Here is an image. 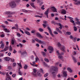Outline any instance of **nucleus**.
<instances>
[{
	"label": "nucleus",
	"instance_id": "1",
	"mask_svg": "<svg viewBox=\"0 0 80 80\" xmlns=\"http://www.w3.org/2000/svg\"><path fill=\"white\" fill-rule=\"evenodd\" d=\"M9 5L12 8H13L17 7V4L14 1H12L9 3Z\"/></svg>",
	"mask_w": 80,
	"mask_h": 80
},
{
	"label": "nucleus",
	"instance_id": "2",
	"mask_svg": "<svg viewBox=\"0 0 80 80\" xmlns=\"http://www.w3.org/2000/svg\"><path fill=\"white\" fill-rule=\"evenodd\" d=\"M58 47L60 48V50H62V51H63V52H65V47L64 46H62V45H61L60 43L59 42L58 43Z\"/></svg>",
	"mask_w": 80,
	"mask_h": 80
},
{
	"label": "nucleus",
	"instance_id": "3",
	"mask_svg": "<svg viewBox=\"0 0 80 80\" xmlns=\"http://www.w3.org/2000/svg\"><path fill=\"white\" fill-rule=\"evenodd\" d=\"M35 40V41L39 42L40 44H42L43 45L45 44V42L42 41L41 40H40L37 38H36Z\"/></svg>",
	"mask_w": 80,
	"mask_h": 80
},
{
	"label": "nucleus",
	"instance_id": "4",
	"mask_svg": "<svg viewBox=\"0 0 80 80\" xmlns=\"http://www.w3.org/2000/svg\"><path fill=\"white\" fill-rule=\"evenodd\" d=\"M68 18L70 19V22L73 23V25H74V26H75V25H76L75 23H74V22H75V21H74L73 20V18L70 17H68Z\"/></svg>",
	"mask_w": 80,
	"mask_h": 80
},
{
	"label": "nucleus",
	"instance_id": "5",
	"mask_svg": "<svg viewBox=\"0 0 80 80\" xmlns=\"http://www.w3.org/2000/svg\"><path fill=\"white\" fill-rule=\"evenodd\" d=\"M51 69H52L53 71H55V72H57L58 71V68L56 67L55 66H52L51 67Z\"/></svg>",
	"mask_w": 80,
	"mask_h": 80
},
{
	"label": "nucleus",
	"instance_id": "6",
	"mask_svg": "<svg viewBox=\"0 0 80 80\" xmlns=\"http://www.w3.org/2000/svg\"><path fill=\"white\" fill-rule=\"evenodd\" d=\"M47 28H48V30H49V33H50V34L52 37H54V36L53 35V34H52V32L51 29H50V28L49 27H47Z\"/></svg>",
	"mask_w": 80,
	"mask_h": 80
},
{
	"label": "nucleus",
	"instance_id": "7",
	"mask_svg": "<svg viewBox=\"0 0 80 80\" xmlns=\"http://www.w3.org/2000/svg\"><path fill=\"white\" fill-rule=\"evenodd\" d=\"M37 70L36 69H33V75H34V77H37Z\"/></svg>",
	"mask_w": 80,
	"mask_h": 80
},
{
	"label": "nucleus",
	"instance_id": "8",
	"mask_svg": "<svg viewBox=\"0 0 80 80\" xmlns=\"http://www.w3.org/2000/svg\"><path fill=\"white\" fill-rule=\"evenodd\" d=\"M51 9L52 11V12H57V9L55 8L54 7H52L51 8Z\"/></svg>",
	"mask_w": 80,
	"mask_h": 80
},
{
	"label": "nucleus",
	"instance_id": "9",
	"mask_svg": "<svg viewBox=\"0 0 80 80\" xmlns=\"http://www.w3.org/2000/svg\"><path fill=\"white\" fill-rule=\"evenodd\" d=\"M37 37H39L41 38H43V36L40 34L39 33H37Z\"/></svg>",
	"mask_w": 80,
	"mask_h": 80
},
{
	"label": "nucleus",
	"instance_id": "10",
	"mask_svg": "<svg viewBox=\"0 0 80 80\" xmlns=\"http://www.w3.org/2000/svg\"><path fill=\"white\" fill-rule=\"evenodd\" d=\"M61 13L63 15H65V14L67 13V11H66L65 9H62L61 12Z\"/></svg>",
	"mask_w": 80,
	"mask_h": 80
},
{
	"label": "nucleus",
	"instance_id": "11",
	"mask_svg": "<svg viewBox=\"0 0 80 80\" xmlns=\"http://www.w3.org/2000/svg\"><path fill=\"white\" fill-rule=\"evenodd\" d=\"M3 29L4 31H5V32H6V33H9L10 32V30L7 29V28H3Z\"/></svg>",
	"mask_w": 80,
	"mask_h": 80
},
{
	"label": "nucleus",
	"instance_id": "12",
	"mask_svg": "<svg viewBox=\"0 0 80 80\" xmlns=\"http://www.w3.org/2000/svg\"><path fill=\"white\" fill-rule=\"evenodd\" d=\"M0 34L1 35H0V37L2 38H3L5 37V33H3V32H2L0 33Z\"/></svg>",
	"mask_w": 80,
	"mask_h": 80
},
{
	"label": "nucleus",
	"instance_id": "13",
	"mask_svg": "<svg viewBox=\"0 0 80 80\" xmlns=\"http://www.w3.org/2000/svg\"><path fill=\"white\" fill-rule=\"evenodd\" d=\"M48 48L50 51H53V48L52 46H49L48 47Z\"/></svg>",
	"mask_w": 80,
	"mask_h": 80
},
{
	"label": "nucleus",
	"instance_id": "14",
	"mask_svg": "<svg viewBox=\"0 0 80 80\" xmlns=\"http://www.w3.org/2000/svg\"><path fill=\"white\" fill-rule=\"evenodd\" d=\"M62 73L64 77H67V72L63 71Z\"/></svg>",
	"mask_w": 80,
	"mask_h": 80
},
{
	"label": "nucleus",
	"instance_id": "15",
	"mask_svg": "<svg viewBox=\"0 0 80 80\" xmlns=\"http://www.w3.org/2000/svg\"><path fill=\"white\" fill-rule=\"evenodd\" d=\"M72 58L74 61V63H77V60L76 59V58H75V57H73V56H72Z\"/></svg>",
	"mask_w": 80,
	"mask_h": 80
},
{
	"label": "nucleus",
	"instance_id": "16",
	"mask_svg": "<svg viewBox=\"0 0 80 80\" xmlns=\"http://www.w3.org/2000/svg\"><path fill=\"white\" fill-rule=\"evenodd\" d=\"M5 13H6V14L8 15H12V12H5Z\"/></svg>",
	"mask_w": 80,
	"mask_h": 80
},
{
	"label": "nucleus",
	"instance_id": "17",
	"mask_svg": "<svg viewBox=\"0 0 80 80\" xmlns=\"http://www.w3.org/2000/svg\"><path fill=\"white\" fill-rule=\"evenodd\" d=\"M49 11V8H48L47 10H46L44 13L45 15H48V11Z\"/></svg>",
	"mask_w": 80,
	"mask_h": 80
},
{
	"label": "nucleus",
	"instance_id": "18",
	"mask_svg": "<svg viewBox=\"0 0 80 80\" xmlns=\"http://www.w3.org/2000/svg\"><path fill=\"white\" fill-rule=\"evenodd\" d=\"M25 33L26 34V35H30V33L28 31H25Z\"/></svg>",
	"mask_w": 80,
	"mask_h": 80
},
{
	"label": "nucleus",
	"instance_id": "19",
	"mask_svg": "<svg viewBox=\"0 0 80 80\" xmlns=\"http://www.w3.org/2000/svg\"><path fill=\"white\" fill-rule=\"evenodd\" d=\"M17 46L18 47H20V48H22V47H23V45L21 43H19V44L17 45Z\"/></svg>",
	"mask_w": 80,
	"mask_h": 80
},
{
	"label": "nucleus",
	"instance_id": "20",
	"mask_svg": "<svg viewBox=\"0 0 80 80\" xmlns=\"http://www.w3.org/2000/svg\"><path fill=\"white\" fill-rule=\"evenodd\" d=\"M55 73V72H52V74L53 77L54 78H55V77H56V74Z\"/></svg>",
	"mask_w": 80,
	"mask_h": 80
},
{
	"label": "nucleus",
	"instance_id": "21",
	"mask_svg": "<svg viewBox=\"0 0 80 80\" xmlns=\"http://www.w3.org/2000/svg\"><path fill=\"white\" fill-rule=\"evenodd\" d=\"M4 46H5L4 44L2 43L1 45L0 48H4Z\"/></svg>",
	"mask_w": 80,
	"mask_h": 80
},
{
	"label": "nucleus",
	"instance_id": "22",
	"mask_svg": "<svg viewBox=\"0 0 80 80\" xmlns=\"http://www.w3.org/2000/svg\"><path fill=\"white\" fill-rule=\"evenodd\" d=\"M6 61H9L10 60V58L6 57V58H4Z\"/></svg>",
	"mask_w": 80,
	"mask_h": 80
},
{
	"label": "nucleus",
	"instance_id": "23",
	"mask_svg": "<svg viewBox=\"0 0 80 80\" xmlns=\"http://www.w3.org/2000/svg\"><path fill=\"white\" fill-rule=\"evenodd\" d=\"M41 53H42V55L43 57H45L46 56V53L44 52H41Z\"/></svg>",
	"mask_w": 80,
	"mask_h": 80
},
{
	"label": "nucleus",
	"instance_id": "24",
	"mask_svg": "<svg viewBox=\"0 0 80 80\" xmlns=\"http://www.w3.org/2000/svg\"><path fill=\"white\" fill-rule=\"evenodd\" d=\"M30 5L34 8H36V7L34 6V4L33 3H31Z\"/></svg>",
	"mask_w": 80,
	"mask_h": 80
},
{
	"label": "nucleus",
	"instance_id": "25",
	"mask_svg": "<svg viewBox=\"0 0 80 80\" xmlns=\"http://www.w3.org/2000/svg\"><path fill=\"white\" fill-rule=\"evenodd\" d=\"M18 65L19 66V71H20V69H21L22 68V64H21V63H19L18 64Z\"/></svg>",
	"mask_w": 80,
	"mask_h": 80
},
{
	"label": "nucleus",
	"instance_id": "26",
	"mask_svg": "<svg viewBox=\"0 0 80 80\" xmlns=\"http://www.w3.org/2000/svg\"><path fill=\"white\" fill-rule=\"evenodd\" d=\"M67 69H68V70L69 72H70V73H72V70H71V69L70 68H68Z\"/></svg>",
	"mask_w": 80,
	"mask_h": 80
},
{
	"label": "nucleus",
	"instance_id": "27",
	"mask_svg": "<svg viewBox=\"0 0 80 80\" xmlns=\"http://www.w3.org/2000/svg\"><path fill=\"white\" fill-rule=\"evenodd\" d=\"M77 37L73 38H72V40H73V41L74 42H76V41L77 40Z\"/></svg>",
	"mask_w": 80,
	"mask_h": 80
},
{
	"label": "nucleus",
	"instance_id": "28",
	"mask_svg": "<svg viewBox=\"0 0 80 80\" xmlns=\"http://www.w3.org/2000/svg\"><path fill=\"white\" fill-rule=\"evenodd\" d=\"M58 58H59V59H60V60H61L63 61V57L62 56H58Z\"/></svg>",
	"mask_w": 80,
	"mask_h": 80
},
{
	"label": "nucleus",
	"instance_id": "29",
	"mask_svg": "<svg viewBox=\"0 0 80 80\" xmlns=\"http://www.w3.org/2000/svg\"><path fill=\"white\" fill-rule=\"evenodd\" d=\"M73 28L74 31V32H76L77 31V27L75 26H74Z\"/></svg>",
	"mask_w": 80,
	"mask_h": 80
},
{
	"label": "nucleus",
	"instance_id": "30",
	"mask_svg": "<svg viewBox=\"0 0 80 80\" xmlns=\"http://www.w3.org/2000/svg\"><path fill=\"white\" fill-rule=\"evenodd\" d=\"M17 36L18 37H21V35L19 32H18L17 34Z\"/></svg>",
	"mask_w": 80,
	"mask_h": 80
},
{
	"label": "nucleus",
	"instance_id": "31",
	"mask_svg": "<svg viewBox=\"0 0 80 80\" xmlns=\"http://www.w3.org/2000/svg\"><path fill=\"white\" fill-rule=\"evenodd\" d=\"M66 33L67 35H71V32H66Z\"/></svg>",
	"mask_w": 80,
	"mask_h": 80
},
{
	"label": "nucleus",
	"instance_id": "32",
	"mask_svg": "<svg viewBox=\"0 0 80 80\" xmlns=\"http://www.w3.org/2000/svg\"><path fill=\"white\" fill-rule=\"evenodd\" d=\"M28 67V66L27 65H25L24 67V69H25V70L27 69V68Z\"/></svg>",
	"mask_w": 80,
	"mask_h": 80
},
{
	"label": "nucleus",
	"instance_id": "33",
	"mask_svg": "<svg viewBox=\"0 0 80 80\" xmlns=\"http://www.w3.org/2000/svg\"><path fill=\"white\" fill-rule=\"evenodd\" d=\"M75 5H80V1H78L77 2H75Z\"/></svg>",
	"mask_w": 80,
	"mask_h": 80
},
{
	"label": "nucleus",
	"instance_id": "34",
	"mask_svg": "<svg viewBox=\"0 0 80 80\" xmlns=\"http://www.w3.org/2000/svg\"><path fill=\"white\" fill-rule=\"evenodd\" d=\"M38 75L39 77H42V74H41V73H40V72H38Z\"/></svg>",
	"mask_w": 80,
	"mask_h": 80
},
{
	"label": "nucleus",
	"instance_id": "35",
	"mask_svg": "<svg viewBox=\"0 0 80 80\" xmlns=\"http://www.w3.org/2000/svg\"><path fill=\"white\" fill-rule=\"evenodd\" d=\"M44 60L45 61V62H47L48 63L49 62V60L48 58H45Z\"/></svg>",
	"mask_w": 80,
	"mask_h": 80
},
{
	"label": "nucleus",
	"instance_id": "36",
	"mask_svg": "<svg viewBox=\"0 0 80 80\" xmlns=\"http://www.w3.org/2000/svg\"><path fill=\"white\" fill-rule=\"evenodd\" d=\"M39 31L40 32H42L43 31V30L42 29V28H39L38 29Z\"/></svg>",
	"mask_w": 80,
	"mask_h": 80
},
{
	"label": "nucleus",
	"instance_id": "37",
	"mask_svg": "<svg viewBox=\"0 0 80 80\" xmlns=\"http://www.w3.org/2000/svg\"><path fill=\"white\" fill-rule=\"evenodd\" d=\"M59 28H60V29L61 30L62 29V24H59Z\"/></svg>",
	"mask_w": 80,
	"mask_h": 80
},
{
	"label": "nucleus",
	"instance_id": "38",
	"mask_svg": "<svg viewBox=\"0 0 80 80\" xmlns=\"http://www.w3.org/2000/svg\"><path fill=\"white\" fill-rule=\"evenodd\" d=\"M11 43L12 45H14V40H12L11 42Z\"/></svg>",
	"mask_w": 80,
	"mask_h": 80
},
{
	"label": "nucleus",
	"instance_id": "39",
	"mask_svg": "<svg viewBox=\"0 0 80 80\" xmlns=\"http://www.w3.org/2000/svg\"><path fill=\"white\" fill-rule=\"evenodd\" d=\"M48 75V73H47L44 74V77H47Z\"/></svg>",
	"mask_w": 80,
	"mask_h": 80
},
{
	"label": "nucleus",
	"instance_id": "40",
	"mask_svg": "<svg viewBox=\"0 0 80 80\" xmlns=\"http://www.w3.org/2000/svg\"><path fill=\"white\" fill-rule=\"evenodd\" d=\"M22 12H25L26 13H27V12H28V11H27V10H26L25 9H22Z\"/></svg>",
	"mask_w": 80,
	"mask_h": 80
},
{
	"label": "nucleus",
	"instance_id": "41",
	"mask_svg": "<svg viewBox=\"0 0 80 80\" xmlns=\"http://www.w3.org/2000/svg\"><path fill=\"white\" fill-rule=\"evenodd\" d=\"M75 21L77 22H79V19L78 18H75Z\"/></svg>",
	"mask_w": 80,
	"mask_h": 80
},
{
	"label": "nucleus",
	"instance_id": "42",
	"mask_svg": "<svg viewBox=\"0 0 80 80\" xmlns=\"http://www.w3.org/2000/svg\"><path fill=\"white\" fill-rule=\"evenodd\" d=\"M0 74H1V75H5V73L4 72H1L0 71Z\"/></svg>",
	"mask_w": 80,
	"mask_h": 80
},
{
	"label": "nucleus",
	"instance_id": "43",
	"mask_svg": "<svg viewBox=\"0 0 80 80\" xmlns=\"http://www.w3.org/2000/svg\"><path fill=\"white\" fill-rule=\"evenodd\" d=\"M21 54L22 55H24V54H27V52L25 51H24L23 52H21Z\"/></svg>",
	"mask_w": 80,
	"mask_h": 80
},
{
	"label": "nucleus",
	"instance_id": "44",
	"mask_svg": "<svg viewBox=\"0 0 80 80\" xmlns=\"http://www.w3.org/2000/svg\"><path fill=\"white\" fill-rule=\"evenodd\" d=\"M8 69L9 70H12V67L10 66H8Z\"/></svg>",
	"mask_w": 80,
	"mask_h": 80
},
{
	"label": "nucleus",
	"instance_id": "45",
	"mask_svg": "<svg viewBox=\"0 0 80 80\" xmlns=\"http://www.w3.org/2000/svg\"><path fill=\"white\" fill-rule=\"evenodd\" d=\"M51 23H52V24H54V25H56L55 22L53 21H51Z\"/></svg>",
	"mask_w": 80,
	"mask_h": 80
},
{
	"label": "nucleus",
	"instance_id": "46",
	"mask_svg": "<svg viewBox=\"0 0 80 80\" xmlns=\"http://www.w3.org/2000/svg\"><path fill=\"white\" fill-rule=\"evenodd\" d=\"M30 64L33 67H34V65L35 64V63H32L31 62H30Z\"/></svg>",
	"mask_w": 80,
	"mask_h": 80
},
{
	"label": "nucleus",
	"instance_id": "47",
	"mask_svg": "<svg viewBox=\"0 0 80 80\" xmlns=\"http://www.w3.org/2000/svg\"><path fill=\"white\" fill-rule=\"evenodd\" d=\"M41 8L42 10H45V8H44V5L42 6V7H41Z\"/></svg>",
	"mask_w": 80,
	"mask_h": 80
},
{
	"label": "nucleus",
	"instance_id": "48",
	"mask_svg": "<svg viewBox=\"0 0 80 80\" xmlns=\"http://www.w3.org/2000/svg\"><path fill=\"white\" fill-rule=\"evenodd\" d=\"M40 71L42 73H43V71L42 69H40Z\"/></svg>",
	"mask_w": 80,
	"mask_h": 80
},
{
	"label": "nucleus",
	"instance_id": "49",
	"mask_svg": "<svg viewBox=\"0 0 80 80\" xmlns=\"http://www.w3.org/2000/svg\"><path fill=\"white\" fill-rule=\"evenodd\" d=\"M12 77H13V78H15V77H16V74H12Z\"/></svg>",
	"mask_w": 80,
	"mask_h": 80
},
{
	"label": "nucleus",
	"instance_id": "50",
	"mask_svg": "<svg viewBox=\"0 0 80 80\" xmlns=\"http://www.w3.org/2000/svg\"><path fill=\"white\" fill-rule=\"evenodd\" d=\"M16 65H17V63H16L14 62L13 64V67H16Z\"/></svg>",
	"mask_w": 80,
	"mask_h": 80
},
{
	"label": "nucleus",
	"instance_id": "51",
	"mask_svg": "<svg viewBox=\"0 0 80 80\" xmlns=\"http://www.w3.org/2000/svg\"><path fill=\"white\" fill-rule=\"evenodd\" d=\"M36 31L35 30H32V31H31V33H34Z\"/></svg>",
	"mask_w": 80,
	"mask_h": 80
},
{
	"label": "nucleus",
	"instance_id": "52",
	"mask_svg": "<svg viewBox=\"0 0 80 80\" xmlns=\"http://www.w3.org/2000/svg\"><path fill=\"white\" fill-rule=\"evenodd\" d=\"M42 26L44 28H46L47 26L45 24H42Z\"/></svg>",
	"mask_w": 80,
	"mask_h": 80
},
{
	"label": "nucleus",
	"instance_id": "53",
	"mask_svg": "<svg viewBox=\"0 0 80 80\" xmlns=\"http://www.w3.org/2000/svg\"><path fill=\"white\" fill-rule=\"evenodd\" d=\"M35 60L36 62H38V60H39V59L36 56V58H35Z\"/></svg>",
	"mask_w": 80,
	"mask_h": 80
},
{
	"label": "nucleus",
	"instance_id": "54",
	"mask_svg": "<svg viewBox=\"0 0 80 80\" xmlns=\"http://www.w3.org/2000/svg\"><path fill=\"white\" fill-rule=\"evenodd\" d=\"M53 33H54V34H55V35L58 34V33L57 32H56V31H54L53 32Z\"/></svg>",
	"mask_w": 80,
	"mask_h": 80
},
{
	"label": "nucleus",
	"instance_id": "55",
	"mask_svg": "<svg viewBox=\"0 0 80 80\" xmlns=\"http://www.w3.org/2000/svg\"><path fill=\"white\" fill-rule=\"evenodd\" d=\"M36 47H39L40 45L38 43H36Z\"/></svg>",
	"mask_w": 80,
	"mask_h": 80
},
{
	"label": "nucleus",
	"instance_id": "56",
	"mask_svg": "<svg viewBox=\"0 0 80 80\" xmlns=\"http://www.w3.org/2000/svg\"><path fill=\"white\" fill-rule=\"evenodd\" d=\"M15 26L16 27V28H18V24H15Z\"/></svg>",
	"mask_w": 80,
	"mask_h": 80
},
{
	"label": "nucleus",
	"instance_id": "57",
	"mask_svg": "<svg viewBox=\"0 0 80 80\" xmlns=\"http://www.w3.org/2000/svg\"><path fill=\"white\" fill-rule=\"evenodd\" d=\"M32 43H35V40H34L33 39H32Z\"/></svg>",
	"mask_w": 80,
	"mask_h": 80
},
{
	"label": "nucleus",
	"instance_id": "58",
	"mask_svg": "<svg viewBox=\"0 0 80 80\" xmlns=\"http://www.w3.org/2000/svg\"><path fill=\"white\" fill-rule=\"evenodd\" d=\"M4 23H5V24H6V25H8V22L7 21H5Z\"/></svg>",
	"mask_w": 80,
	"mask_h": 80
},
{
	"label": "nucleus",
	"instance_id": "59",
	"mask_svg": "<svg viewBox=\"0 0 80 80\" xmlns=\"http://www.w3.org/2000/svg\"><path fill=\"white\" fill-rule=\"evenodd\" d=\"M3 55H4L3 53H0V57H3Z\"/></svg>",
	"mask_w": 80,
	"mask_h": 80
},
{
	"label": "nucleus",
	"instance_id": "60",
	"mask_svg": "<svg viewBox=\"0 0 80 80\" xmlns=\"http://www.w3.org/2000/svg\"><path fill=\"white\" fill-rule=\"evenodd\" d=\"M8 49V48H6L4 49V51H7V50Z\"/></svg>",
	"mask_w": 80,
	"mask_h": 80
},
{
	"label": "nucleus",
	"instance_id": "61",
	"mask_svg": "<svg viewBox=\"0 0 80 80\" xmlns=\"http://www.w3.org/2000/svg\"><path fill=\"white\" fill-rule=\"evenodd\" d=\"M9 50L11 51H12V47H11V46L10 47H9Z\"/></svg>",
	"mask_w": 80,
	"mask_h": 80
},
{
	"label": "nucleus",
	"instance_id": "62",
	"mask_svg": "<svg viewBox=\"0 0 80 80\" xmlns=\"http://www.w3.org/2000/svg\"><path fill=\"white\" fill-rule=\"evenodd\" d=\"M18 74H19L20 75H22V72H21V71L19 72Z\"/></svg>",
	"mask_w": 80,
	"mask_h": 80
},
{
	"label": "nucleus",
	"instance_id": "63",
	"mask_svg": "<svg viewBox=\"0 0 80 80\" xmlns=\"http://www.w3.org/2000/svg\"><path fill=\"white\" fill-rule=\"evenodd\" d=\"M73 36H72V35L70 36V39H73Z\"/></svg>",
	"mask_w": 80,
	"mask_h": 80
},
{
	"label": "nucleus",
	"instance_id": "64",
	"mask_svg": "<svg viewBox=\"0 0 80 80\" xmlns=\"http://www.w3.org/2000/svg\"><path fill=\"white\" fill-rule=\"evenodd\" d=\"M76 23H77V24H78V25H80V22L79 21L78 22H76Z\"/></svg>",
	"mask_w": 80,
	"mask_h": 80
}]
</instances>
